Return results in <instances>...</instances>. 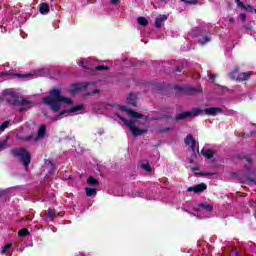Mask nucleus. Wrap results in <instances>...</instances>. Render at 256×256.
<instances>
[{
    "instance_id": "obj_40",
    "label": "nucleus",
    "mask_w": 256,
    "mask_h": 256,
    "mask_svg": "<svg viewBox=\"0 0 256 256\" xmlns=\"http://www.w3.org/2000/svg\"><path fill=\"white\" fill-rule=\"evenodd\" d=\"M208 77H209V80L212 81V83H215V79L217 77L215 74H209Z\"/></svg>"
},
{
    "instance_id": "obj_1",
    "label": "nucleus",
    "mask_w": 256,
    "mask_h": 256,
    "mask_svg": "<svg viewBox=\"0 0 256 256\" xmlns=\"http://www.w3.org/2000/svg\"><path fill=\"white\" fill-rule=\"evenodd\" d=\"M61 103L71 105L73 100L69 97L62 96L61 90L59 89L50 90L49 96L43 98V104L48 105L54 113H59V111H61Z\"/></svg>"
},
{
    "instance_id": "obj_22",
    "label": "nucleus",
    "mask_w": 256,
    "mask_h": 256,
    "mask_svg": "<svg viewBox=\"0 0 256 256\" xmlns=\"http://www.w3.org/2000/svg\"><path fill=\"white\" fill-rule=\"evenodd\" d=\"M237 158L239 160L245 159V161L247 162V164H245V167H246V169H250L251 163H253V160L251 159V157H247V156H243V155H238Z\"/></svg>"
},
{
    "instance_id": "obj_14",
    "label": "nucleus",
    "mask_w": 256,
    "mask_h": 256,
    "mask_svg": "<svg viewBox=\"0 0 256 256\" xmlns=\"http://www.w3.org/2000/svg\"><path fill=\"white\" fill-rule=\"evenodd\" d=\"M252 72H242L237 76V83H243V81H249L251 79Z\"/></svg>"
},
{
    "instance_id": "obj_7",
    "label": "nucleus",
    "mask_w": 256,
    "mask_h": 256,
    "mask_svg": "<svg viewBox=\"0 0 256 256\" xmlns=\"http://www.w3.org/2000/svg\"><path fill=\"white\" fill-rule=\"evenodd\" d=\"M184 143L187 146L190 145V149H191L192 153H195L196 147H197V151H199V143L197 142V140H195V138H193V135L188 134L186 136V138L184 139Z\"/></svg>"
},
{
    "instance_id": "obj_35",
    "label": "nucleus",
    "mask_w": 256,
    "mask_h": 256,
    "mask_svg": "<svg viewBox=\"0 0 256 256\" xmlns=\"http://www.w3.org/2000/svg\"><path fill=\"white\" fill-rule=\"evenodd\" d=\"M141 168L144 169V171H148V173L151 172V164H149V162L141 164Z\"/></svg>"
},
{
    "instance_id": "obj_24",
    "label": "nucleus",
    "mask_w": 256,
    "mask_h": 256,
    "mask_svg": "<svg viewBox=\"0 0 256 256\" xmlns=\"http://www.w3.org/2000/svg\"><path fill=\"white\" fill-rule=\"evenodd\" d=\"M138 24L141 25L142 27H147V25H149V20H147V18L140 16L137 19Z\"/></svg>"
},
{
    "instance_id": "obj_5",
    "label": "nucleus",
    "mask_w": 256,
    "mask_h": 256,
    "mask_svg": "<svg viewBox=\"0 0 256 256\" xmlns=\"http://www.w3.org/2000/svg\"><path fill=\"white\" fill-rule=\"evenodd\" d=\"M203 114V109L192 108L191 111H184L175 116V121H183V119H191L193 117H199Z\"/></svg>"
},
{
    "instance_id": "obj_34",
    "label": "nucleus",
    "mask_w": 256,
    "mask_h": 256,
    "mask_svg": "<svg viewBox=\"0 0 256 256\" xmlns=\"http://www.w3.org/2000/svg\"><path fill=\"white\" fill-rule=\"evenodd\" d=\"M14 77H17L18 79H27V77H31V74H19L15 73Z\"/></svg>"
},
{
    "instance_id": "obj_30",
    "label": "nucleus",
    "mask_w": 256,
    "mask_h": 256,
    "mask_svg": "<svg viewBox=\"0 0 256 256\" xmlns=\"http://www.w3.org/2000/svg\"><path fill=\"white\" fill-rule=\"evenodd\" d=\"M92 71H109V66L100 65L96 66Z\"/></svg>"
},
{
    "instance_id": "obj_48",
    "label": "nucleus",
    "mask_w": 256,
    "mask_h": 256,
    "mask_svg": "<svg viewBox=\"0 0 256 256\" xmlns=\"http://www.w3.org/2000/svg\"><path fill=\"white\" fill-rule=\"evenodd\" d=\"M244 29H246V31H252L253 27H251V26H244Z\"/></svg>"
},
{
    "instance_id": "obj_10",
    "label": "nucleus",
    "mask_w": 256,
    "mask_h": 256,
    "mask_svg": "<svg viewBox=\"0 0 256 256\" xmlns=\"http://www.w3.org/2000/svg\"><path fill=\"white\" fill-rule=\"evenodd\" d=\"M203 113H206V115H210L211 117H217L219 113H223V109L220 107H210V108H205L203 110Z\"/></svg>"
},
{
    "instance_id": "obj_38",
    "label": "nucleus",
    "mask_w": 256,
    "mask_h": 256,
    "mask_svg": "<svg viewBox=\"0 0 256 256\" xmlns=\"http://www.w3.org/2000/svg\"><path fill=\"white\" fill-rule=\"evenodd\" d=\"M97 93H101L100 89H94L92 92H88L86 95L90 96V95H97Z\"/></svg>"
},
{
    "instance_id": "obj_51",
    "label": "nucleus",
    "mask_w": 256,
    "mask_h": 256,
    "mask_svg": "<svg viewBox=\"0 0 256 256\" xmlns=\"http://www.w3.org/2000/svg\"><path fill=\"white\" fill-rule=\"evenodd\" d=\"M82 67H83V69H91V68L89 67V65H87V64H84Z\"/></svg>"
},
{
    "instance_id": "obj_3",
    "label": "nucleus",
    "mask_w": 256,
    "mask_h": 256,
    "mask_svg": "<svg viewBox=\"0 0 256 256\" xmlns=\"http://www.w3.org/2000/svg\"><path fill=\"white\" fill-rule=\"evenodd\" d=\"M118 119L124 122V125H126L127 128L130 129L133 137H139L141 135H145L147 133V129H141L136 127V123H139V120H128L126 118L121 117V115H117Z\"/></svg>"
},
{
    "instance_id": "obj_26",
    "label": "nucleus",
    "mask_w": 256,
    "mask_h": 256,
    "mask_svg": "<svg viewBox=\"0 0 256 256\" xmlns=\"http://www.w3.org/2000/svg\"><path fill=\"white\" fill-rule=\"evenodd\" d=\"M209 42H211V38L209 36H203L198 40V43H200V45H206V43Z\"/></svg>"
},
{
    "instance_id": "obj_4",
    "label": "nucleus",
    "mask_w": 256,
    "mask_h": 256,
    "mask_svg": "<svg viewBox=\"0 0 256 256\" xmlns=\"http://www.w3.org/2000/svg\"><path fill=\"white\" fill-rule=\"evenodd\" d=\"M5 101L14 107H21V105H31L33 103L31 100L19 97L13 92H10L9 95L5 97Z\"/></svg>"
},
{
    "instance_id": "obj_32",
    "label": "nucleus",
    "mask_w": 256,
    "mask_h": 256,
    "mask_svg": "<svg viewBox=\"0 0 256 256\" xmlns=\"http://www.w3.org/2000/svg\"><path fill=\"white\" fill-rule=\"evenodd\" d=\"M195 175L199 177H211L213 174L209 172H196Z\"/></svg>"
},
{
    "instance_id": "obj_53",
    "label": "nucleus",
    "mask_w": 256,
    "mask_h": 256,
    "mask_svg": "<svg viewBox=\"0 0 256 256\" xmlns=\"http://www.w3.org/2000/svg\"><path fill=\"white\" fill-rule=\"evenodd\" d=\"M229 23H235V18H230Z\"/></svg>"
},
{
    "instance_id": "obj_41",
    "label": "nucleus",
    "mask_w": 256,
    "mask_h": 256,
    "mask_svg": "<svg viewBox=\"0 0 256 256\" xmlns=\"http://www.w3.org/2000/svg\"><path fill=\"white\" fill-rule=\"evenodd\" d=\"M20 139L21 141H31V139H33V136L29 135V136L22 137Z\"/></svg>"
},
{
    "instance_id": "obj_11",
    "label": "nucleus",
    "mask_w": 256,
    "mask_h": 256,
    "mask_svg": "<svg viewBox=\"0 0 256 256\" xmlns=\"http://www.w3.org/2000/svg\"><path fill=\"white\" fill-rule=\"evenodd\" d=\"M89 85H91L89 82L72 84V93H77L78 91H85V89H87Z\"/></svg>"
},
{
    "instance_id": "obj_27",
    "label": "nucleus",
    "mask_w": 256,
    "mask_h": 256,
    "mask_svg": "<svg viewBox=\"0 0 256 256\" xmlns=\"http://www.w3.org/2000/svg\"><path fill=\"white\" fill-rule=\"evenodd\" d=\"M29 230L27 228H22L18 231V237H27L29 235Z\"/></svg>"
},
{
    "instance_id": "obj_50",
    "label": "nucleus",
    "mask_w": 256,
    "mask_h": 256,
    "mask_svg": "<svg viewBox=\"0 0 256 256\" xmlns=\"http://www.w3.org/2000/svg\"><path fill=\"white\" fill-rule=\"evenodd\" d=\"M193 210L196 211V213H199V211H201V207H194Z\"/></svg>"
},
{
    "instance_id": "obj_54",
    "label": "nucleus",
    "mask_w": 256,
    "mask_h": 256,
    "mask_svg": "<svg viewBox=\"0 0 256 256\" xmlns=\"http://www.w3.org/2000/svg\"><path fill=\"white\" fill-rule=\"evenodd\" d=\"M79 65H85V60H81V61L79 62Z\"/></svg>"
},
{
    "instance_id": "obj_16",
    "label": "nucleus",
    "mask_w": 256,
    "mask_h": 256,
    "mask_svg": "<svg viewBox=\"0 0 256 256\" xmlns=\"http://www.w3.org/2000/svg\"><path fill=\"white\" fill-rule=\"evenodd\" d=\"M39 11L41 15H47L51 11V7H49V4L44 2L40 4Z\"/></svg>"
},
{
    "instance_id": "obj_18",
    "label": "nucleus",
    "mask_w": 256,
    "mask_h": 256,
    "mask_svg": "<svg viewBox=\"0 0 256 256\" xmlns=\"http://www.w3.org/2000/svg\"><path fill=\"white\" fill-rule=\"evenodd\" d=\"M86 183L88 185H90V187H99L100 183L99 180H97L95 177L93 176H89Z\"/></svg>"
},
{
    "instance_id": "obj_29",
    "label": "nucleus",
    "mask_w": 256,
    "mask_h": 256,
    "mask_svg": "<svg viewBox=\"0 0 256 256\" xmlns=\"http://www.w3.org/2000/svg\"><path fill=\"white\" fill-rule=\"evenodd\" d=\"M56 213H57V211L55 209L49 208L48 212H47V217H49V219H51V221H53V217H54V215H56Z\"/></svg>"
},
{
    "instance_id": "obj_37",
    "label": "nucleus",
    "mask_w": 256,
    "mask_h": 256,
    "mask_svg": "<svg viewBox=\"0 0 256 256\" xmlns=\"http://www.w3.org/2000/svg\"><path fill=\"white\" fill-rule=\"evenodd\" d=\"M239 19H241V21L245 23V21L247 20V15L245 13H240Z\"/></svg>"
},
{
    "instance_id": "obj_56",
    "label": "nucleus",
    "mask_w": 256,
    "mask_h": 256,
    "mask_svg": "<svg viewBox=\"0 0 256 256\" xmlns=\"http://www.w3.org/2000/svg\"><path fill=\"white\" fill-rule=\"evenodd\" d=\"M1 195H3V191L0 190V197H1Z\"/></svg>"
},
{
    "instance_id": "obj_9",
    "label": "nucleus",
    "mask_w": 256,
    "mask_h": 256,
    "mask_svg": "<svg viewBox=\"0 0 256 256\" xmlns=\"http://www.w3.org/2000/svg\"><path fill=\"white\" fill-rule=\"evenodd\" d=\"M206 189H207V184L201 183V184H197L196 186L188 187L187 191L189 193L193 192V193L199 194V193H203V191H206Z\"/></svg>"
},
{
    "instance_id": "obj_8",
    "label": "nucleus",
    "mask_w": 256,
    "mask_h": 256,
    "mask_svg": "<svg viewBox=\"0 0 256 256\" xmlns=\"http://www.w3.org/2000/svg\"><path fill=\"white\" fill-rule=\"evenodd\" d=\"M121 111H124L125 113H129V115L133 118V119H147V116L136 112L132 109L127 108V106H120Z\"/></svg>"
},
{
    "instance_id": "obj_33",
    "label": "nucleus",
    "mask_w": 256,
    "mask_h": 256,
    "mask_svg": "<svg viewBox=\"0 0 256 256\" xmlns=\"http://www.w3.org/2000/svg\"><path fill=\"white\" fill-rule=\"evenodd\" d=\"M11 247H13V244H11V243H8L4 247H2V255H5V253H7V251H9V249H11Z\"/></svg>"
},
{
    "instance_id": "obj_39",
    "label": "nucleus",
    "mask_w": 256,
    "mask_h": 256,
    "mask_svg": "<svg viewBox=\"0 0 256 256\" xmlns=\"http://www.w3.org/2000/svg\"><path fill=\"white\" fill-rule=\"evenodd\" d=\"M65 113H69V110H62L58 116L55 117L56 121L63 115H65Z\"/></svg>"
},
{
    "instance_id": "obj_52",
    "label": "nucleus",
    "mask_w": 256,
    "mask_h": 256,
    "mask_svg": "<svg viewBox=\"0 0 256 256\" xmlns=\"http://www.w3.org/2000/svg\"><path fill=\"white\" fill-rule=\"evenodd\" d=\"M191 171H199V167H192Z\"/></svg>"
},
{
    "instance_id": "obj_13",
    "label": "nucleus",
    "mask_w": 256,
    "mask_h": 256,
    "mask_svg": "<svg viewBox=\"0 0 256 256\" xmlns=\"http://www.w3.org/2000/svg\"><path fill=\"white\" fill-rule=\"evenodd\" d=\"M137 99H138L137 94L135 92H131L126 98V101L128 105H131L132 107H137Z\"/></svg>"
},
{
    "instance_id": "obj_47",
    "label": "nucleus",
    "mask_w": 256,
    "mask_h": 256,
    "mask_svg": "<svg viewBox=\"0 0 256 256\" xmlns=\"http://www.w3.org/2000/svg\"><path fill=\"white\" fill-rule=\"evenodd\" d=\"M48 162V165H51L52 169H55V164L51 162L50 160H47L46 163Z\"/></svg>"
},
{
    "instance_id": "obj_21",
    "label": "nucleus",
    "mask_w": 256,
    "mask_h": 256,
    "mask_svg": "<svg viewBox=\"0 0 256 256\" xmlns=\"http://www.w3.org/2000/svg\"><path fill=\"white\" fill-rule=\"evenodd\" d=\"M85 109V105L79 104L68 109V113H77L78 111H83Z\"/></svg>"
},
{
    "instance_id": "obj_25",
    "label": "nucleus",
    "mask_w": 256,
    "mask_h": 256,
    "mask_svg": "<svg viewBox=\"0 0 256 256\" xmlns=\"http://www.w3.org/2000/svg\"><path fill=\"white\" fill-rule=\"evenodd\" d=\"M171 131H173V128H171V127H163V128H160L158 130V133H160V135H165L167 133H171Z\"/></svg>"
},
{
    "instance_id": "obj_55",
    "label": "nucleus",
    "mask_w": 256,
    "mask_h": 256,
    "mask_svg": "<svg viewBox=\"0 0 256 256\" xmlns=\"http://www.w3.org/2000/svg\"><path fill=\"white\" fill-rule=\"evenodd\" d=\"M23 111H25V108L21 107L20 112H23Z\"/></svg>"
},
{
    "instance_id": "obj_45",
    "label": "nucleus",
    "mask_w": 256,
    "mask_h": 256,
    "mask_svg": "<svg viewBox=\"0 0 256 256\" xmlns=\"http://www.w3.org/2000/svg\"><path fill=\"white\" fill-rule=\"evenodd\" d=\"M231 256H239V252L237 250H233L231 252Z\"/></svg>"
},
{
    "instance_id": "obj_43",
    "label": "nucleus",
    "mask_w": 256,
    "mask_h": 256,
    "mask_svg": "<svg viewBox=\"0 0 256 256\" xmlns=\"http://www.w3.org/2000/svg\"><path fill=\"white\" fill-rule=\"evenodd\" d=\"M235 3H237L238 7L242 9V7H245V4L241 2V0H235Z\"/></svg>"
},
{
    "instance_id": "obj_49",
    "label": "nucleus",
    "mask_w": 256,
    "mask_h": 256,
    "mask_svg": "<svg viewBox=\"0 0 256 256\" xmlns=\"http://www.w3.org/2000/svg\"><path fill=\"white\" fill-rule=\"evenodd\" d=\"M5 145H7V142H6V141H2V142H0V148L5 147Z\"/></svg>"
},
{
    "instance_id": "obj_42",
    "label": "nucleus",
    "mask_w": 256,
    "mask_h": 256,
    "mask_svg": "<svg viewBox=\"0 0 256 256\" xmlns=\"http://www.w3.org/2000/svg\"><path fill=\"white\" fill-rule=\"evenodd\" d=\"M119 3H121V0H110V4L113 6L119 5Z\"/></svg>"
},
{
    "instance_id": "obj_31",
    "label": "nucleus",
    "mask_w": 256,
    "mask_h": 256,
    "mask_svg": "<svg viewBox=\"0 0 256 256\" xmlns=\"http://www.w3.org/2000/svg\"><path fill=\"white\" fill-rule=\"evenodd\" d=\"M182 3H185L186 5H197L199 3L198 0H181Z\"/></svg>"
},
{
    "instance_id": "obj_2",
    "label": "nucleus",
    "mask_w": 256,
    "mask_h": 256,
    "mask_svg": "<svg viewBox=\"0 0 256 256\" xmlns=\"http://www.w3.org/2000/svg\"><path fill=\"white\" fill-rule=\"evenodd\" d=\"M11 153L13 157L19 158V161L24 166L25 171H29V165H31V152L25 148H14Z\"/></svg>"
},
{
    "instance_id": "obj_6",
    "label": "nucleus",
    "mask_w": 256,
    "mask_h": 256,
    "mask_svg": "<svg viewBox=\"0 0 256 256\" xmlns=\"http://www.w3.org/2000/svg\"><path fill=\"white\" fill-rule=\"evenodd\" d=\"M177 91H181L185 95H195V93H203V89L193 86H177Z\"/></svg>"
},
{
    "instance_id": "obj_20",
    "label": "nucleus",
    "mask_w": 256,
    "mask_h": 256,
    "mask_svg": "<svg viewBox=\"0 0 256 256\" xmlns=\"http://www.w3.org/2000/svg\"><path fill=\"white\" fill-rule=\"evenodd\" d=\"M240 69H241V68H240L239 66H235L234 69H233V71L228 74V77H229L230 79H232L233 81H237V77H238L237 72H238Z\"/></svg>"
},
{
    "instance_id": "obj_28",
    "label": "nucleus",
    "mask_w": 256,
    "mask_h": 256,
    "mask_svg": "<svg viewBox=\"0 0 256 256\" xmlns=\"http://www.w3.org/2000/svg\"><path fill=\"white\" fill-rule=\"evenodd\" d=\"M11 125V120H6L0 125V131H5Z\"/></svg>"
},
{
    "instance_id": "obj_12",
    "label": "nucleus",
    "mask_w": 256,
    "mask_h": 256,
    "mask_svg": "<svg viewBox=\"0 0 256 256\" xmlns=\"http://www.w3.org/2000/svg\"><path fill=\"white\" fill-rule=\"evenodd\" d=\"M46 134H47V126L45 124H42L38 129V133L34 141H39L41 139H44Z\"/></svg>"
},
{
    "instance_id": "obj_19",
    "label": "nucleus",
    "mask_w": 256,
    "mask_h": 256,
    "mask_svg": "<svg viewBox=\"0 0 256 256\" xmlns=\"http://www.w3.org/2000/svg\"><path fill=\"white\" fill-rule=\"evenodd\" d=\"M201 154L206 157V159H213V155H215V151L212 149L201 150Z\"/></svg>"
},
{
    "instance_id": "obj_23",
    "label": "nucleus",
    "mask_w": 256,
    "mask_h": 256,
    "mask_svg": "<svg viewBox=\"0 0 256 256\" xmlns=\"http://www.w3.org/2000/svg\"><path fill=\"white\" fill-rule=\"evenodd\" d=\"M86 191V197H95L97 195V189L87 187L85 188Z\"/></svg>"
},
{
    "instance_id": "obj_36",
    "label": "nucleus",
    "mask_w": 256,
    "mask_h": 256,
    "mask_svg": "<svg viewBox=\"0 0 256 256\" xmlns=\"http://www.w3.org/2000/svg\"><path fill=\"white\" fill-rule=\"evenodd\" d=\"M161 119H171V115H163V116H159L154 118V121H159Z\"/></svg>"
},
{
    "instance_id": "obj_17",
    "label": "nucleus",
    "mask_w": 256,
    "mask_h": 256,
    "mask_svg": "<svg viewBox=\"0 0 256 256\" xmlns=\"http://www.w3.org/2000/svg\"><path fill=\"white\" fill-rule=\"evenodd\" d=\"M198 207H200V209H202L206 213H211V211H213V205L209 203H199Z\"/></svg>"
},
{
    "instance_id": "obj_46",
    "label": "nucleus",
    "mask_w": 256,
    "mask_h": 256,
    "mask_svg": "<svg viewBox=\"0 0 256 256\" xmlns=\"http://www.w3.org/2000/svg\"><path fill=\"white\" fill-rule=\"evenodd\" d=\"M250 183H254L256 185V177L255 178H248Z\"/></svg>"
},
{
    "instance_id": "obj_15",
    "label": "nucleus",
    "mask_w": 256,
    "mask_h": 256,
    "mask_svg": "<svg viewBox=\"0 0 256 256\" xmlns=\"http://www.w3.org/2000/svg\"><path fill=\"white\" fill-rule=\"evenodd\" d=\"M164 21H167V15H159L155 20V27H157V29H161Z\"/></svg>"
},
{
    "instance_id": "obj_44",
    "label": "nucleus",
    "mask_w": 256,
    "mask_h": 256,
    "mask_svg": "<svg viewBox=\"0 0 256 256\" xmlns=\"http://www.w3.org/2000/svg\"><path fill=\"white\" fill-rule=\"evenodd\" d=\"M175 71L176 73H181V71H183V68H181V66H176Z\"/></svg>"
}]
</instances>
